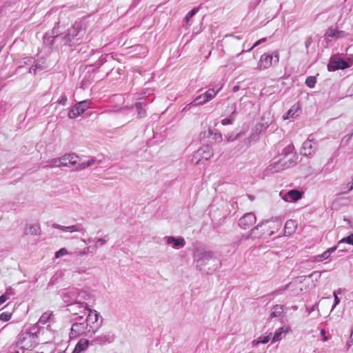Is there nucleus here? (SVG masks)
I'll use <instances>...</instances> for the list:
<instances>
[{
    "mask_svg": "<svg viewBox=\"0 0 353 353\" xmlns=\"http://www.w3.org/2000/svg\"><path fill=\"white\" fill-rule=\"evenodd\" d=\"M281 225L282 221L279 218L263 221L251 229L249 234L245 236V239L259 238L264 234L271 236L281 228Z\"/></svg>",
    "mask_w": 353,
    "mask_h": 353,
    "instance_id": "obj_1",
    "label": "nucleus"
},
{
    "mask_svg": "<svg viewBox=\"0 0 353 353\" xmlns=\"http://www.w3.org/2000/svg\"><path fill=\"white\" fill-rule=\"evenodd\" d=\"M196 267L207 273L216 271L220 268L221 263L212 252L198 251L194 254Z\"/></svg>",
    "mask_w": 353,
    "mask_h": 353,
    "instance_id": "obj_2",
    "label": "nucleus"
},
{
    "mask_svg": "<svg viewBox=\"0 0 353 353\" xmlns=\"http://www.w3.org/2000/svg\"><path fill=\"white\" fill-rule=\"evenodd\" d=\"M85 34V29L83 28L81 22L76 21L68 28L62 37L63 44L73 46L79 44Z\"/></svg>",
    "mask_w": 353,
    "mask_h": 353,
    "instance_id": "obj_3",
    "label": "nucleus"
},
{
    "mask_svg": "<svg viewBox=\"0 0 353 353\" xmlns=\"http://www.w3.org/2000/svg\"><path fill=\"white\" fill-rule=\"evenodd\" d=\"M79 157L75 153L65 154L61 157L62 166L72 165L74 171H80L94 165L96 163V159H91L88 161L80 162Z\"/></svg>",
    "mask_w": 353,
    "mask_h": 353,
    "instance_id": "obj_4",
    "label": "nucleus"
},
{
    "mask_svg": "<svg viewBox=\"0 0 353 353\" xmlns=\"http://www.w3.org/2000/svg\"><path fill=\"white\" fill-rule=\"evenodd\" d=\"M88 310L89 311V313L84 322L86 324L85 327L88 328V332L91 334H93L101 326L103 319L97 310L91 309H88Z\"/></svg>",
    "mask_w": 353,
    "mask_h": 353,
    "instance_id": "obj_5",
    "label": "nucleus"
},
{
    "mask_svg": "<svg viewBox=\"0 0 353 353\" xmlns=\"http://www.w3.org/2000/svg\"><path fill=\"white\" fill-rule=\"evenodd\" d=\"M115 334L111 328L104 329L103 332L95 336L90 341L92 345H105L113 343L115 340Z\"/></svg>",
    "mask_w": 353,
    "mask_h": 353,
    "instance_id": "obj_6",
    "label": "nucleus"
},
{
    "mask_svg": "<svg viewBox=\"0 0 353 353\" xmlns=\"http://www.w3.org/2000/svg\"><path fill=\"white\" fill-rule=\"evenodd\" d=\"M295 155L292 152H288L285 156L280 159L278 161L271 163L268 170L272 172H279L290 166L294 161Z\"/></svg>",
    "mask_w": 353,
    "mask_h": 353,
    "instance_id": "obj_7",
    "label": "nucleus"
},
{
    "mask_svg": "<svg viewBox=\"0 0 353 353\" xmlns=\"http://www.w3.org/2000/svg\"><path fill=\"white\" fill-rule=\"evenodd\" d=\"M212 155L213 152L211 147L209 145H203L194 152L192 161L195 165H200L203 163V160L208 161Z\"/></svg>",
    "mask_w": 353,
    "mask_h": 353,
    "instance_id": "obj_8",
    "label": "nucleus"
},
{
    "mask_svg": "<svg viewBox=\"0 0 353 353\" xmlns=\"http://www.w3.org/2000/svg\"><path fill=\"white\" fill-rule=\"evenodd\" d=\"M90 101L84 100L75 104L68 113V116L70 119H74L83 114L88 108H90Z\"/></svg>",
    "mask_w": 353,
    "mask_h": 353,
    "instance_id": "obj_9",
    "label": "nucleus"
},
{
    "mask_svg": "<svg viewBox=\"0 0 353 353\" xmlns=\"http://www.w3.org/2000/svg\"><path fill=\"white\" fill-rule=\"evenodd\" d=\"M62 300L67 304L68 310L70 312V308L72 304L78 302V289L72 288L63 292L61 294Z\"/></svg>",
    "mask_w": 353,
    "mask_h": 353,
    "instance_id": "obj_10",
    "label": "nucleus"
},
{
    "mask_svg": "<svg viewBox=\"0 0 353 353\" xmlns=\"http://www.w3.org/2000/svg\"><path fill=\"white\" fill-rule=\"evenodd\" d=\"M89 297L90 294L87 291L78 289V302L71 305L70 312L72 314H77L74 307L87 308L88 304L84 303V301L88 299Z\"/></svg>",
    "mask_w": 353,
    "mask_h": 353,
    "instance_id": "obj_11",
    "label": "nucleus"
},
{
    "mask_svg": "<svg viewBox=\"0 0 353 353\" xmlns=\"http://www.w3.org/2000/svg\"><path fill=\"white\" fill-rule=\"evenodd\" d=\"M86 324L85 322H77L72 325L70 337V338H76L77 336L85 334L86 336L92 335L88 330V328L85 327Z\"/></svg>",
    "mask_w": 353,
    "mask_h": 353,
    "instance_id": "obj_12",
    "label": "nucleus"
},
{
    "mask_svg": "<svg viewBox=\"0 0 353 353\" xmlns=\"http://www.w3.org/2000/svg\"><path fill=\"white\" fill-rule=\"evenodd\" d=\"M256 221L253 212H248L241 216L238 222L239 226L243 230L250 229Z\"/></svg>",
    "mask_w": 353,
    "mask_h": 353,
    "instance_id": "obj_13",
    "label": "nucleus"
},
{
    "mask_svg": "<svg viewBox=\"0 0 353 353\" xmlns=\"http://www.w3.org/2000/svg\"><path fill=\"white\" fill-rule=\"evenodd\" d=\"M214 97V91H211L210 89H208L205 92L196 97L190 104L195 106L203 105L213 99Z\"/></svg>",
    "mask_w": 353,
    "mask_h": 353,
    "instance_id": "obj_14",
    "label": "nucleus"
},
{
    "mask_svg": "<svg viewBox=\"0 0 353 353\" xmlns=\"http://www.w3.org/2000/svg\"><path fill=\"white\" fill-rule=\"evenodd\" d=\"M349 67L350 65L341 58H331L327 64V70L329 71H336L339 69L344 70Z\"/></svg>",
    "mask_w": 353,
    "mask_h": 353,
    "instance_id": "obj_15",
    "label": "nucleus"
},
{
    "mask_svg": "<svg viewBox=\"0 0 353 353\" xmlns=\"http://www.w3.org/2000/svg\"><path fill=\"white\" fill-rule=\"evenodd\" d=\"M236 107V104L233 103L231 105H228L225 110V114H228L229 117L221 120V124L223 125H231L234 121Z\"/></svg>",
    "mask_w": 353,
    "mask_h": 353,
    "instance_id": "obj_16",
    "label": "nucleus"
},
{
    "mask_svg": "<svg viewBox=\"0 0 353 353\" xmlns=\"http://www.w3.org/2000/svg\"><path fill=\"white\" fill-rule=\"evenodd\" d=\"M314 145V143L313 142V140L310 139V137H309V138L303 143L301 154L306 157L313 155L315 152V148Z\"/></svg>",
    "mask_w": 353,
    "mask_h": 353,
    "instance_id": "obj_17",
    "label": "nucleus"
},
{
    "mask_svg": "<svg viewBox=\"0 0 353 353\" xmlns=\"http://www.w3.org/2000/svg\"><path fill=\"white\" fill-rule=\"evenodd\" d=\"M347 34H348L343 30H339L336 28L330 27L327 30L325 36L339 39L346 37Z\"/></svg>",
    "mask_w": 353,
    "mask_h": 353,
    "instance_id": "obj_18",
    "label": "nucleus"
},
{
    "mask_svg": "<svg viewBox=\"0 0 353 353\" xmlns=\"http://www.w3.org/2000/svg\"><path fill=\"white\" fill-rule=\"evenodd\" d=\"M302 193L298 190H291L283 196V199L287 202H295L301 199Z\"/></svg>",
    "mask_w": 353,
    "mask_h": 353,
    "instance_id": "obj_19",
    "label": "nucleus"
},
{
    "mask_svg": "<svg viewBox=\"0 0 353 353\" xmlns=\"http://www.w3.org/2000/svg\"><path fill=\"white\" fill-rule=\"evenodd\" d=\"M272 55L268 54H262L258 63L259 69L261 70L268 68L272 65Z\"/></svg>",
    "mask_w": 353,
    "mask_h": 353,
    "instance_id": "obj_20",
    "label": "nucleus"
},
{
    "mask_svg": "<svg viewBox=\"0 0 353 353\" xmlns=\"http://www.w3.org/2000/svg\"><path fill=\"white\" fill-rule=\"evenodd\" d=\"M290 331V327L288 325H283L279 327L275 331L272 343H275L283 339L285 337L286 334Z\"/></svg>",
    "mask_w": 353,
    "mask_h": 353,
    "instance_id": "obj_21",
    "label": "nucleus"
},
{
    "mask_svg": "<svg viewBox=\"0 0 353 353\" xmlns=\"http://www.w3.org/2000/svg\"><path fill=\"white\" fill-rule=\"evenodd\" d=\"M46 68H48V65L46 64L45 59L41 58L37 59L30 68L29 72L30 74H35L37 71L43 70Z\"/></svg>",
    "mask_w": 353,
    "mask_h": 353,
    "instance_id": "obj_22",
    "label": "nucleus"
},
{
    "mask_svg": "<svg viewBox=\"0 0 353 353\" xmlns=\"http://www.w3.org/2000/svg\"><path fill=\"white\" fill-rule=\"evenodd\" d=\"M300 112L299 105L298 104L293 105L290 109L283 116L284 120L290 118H295L299 116Z\"/></svg>",
    "mask_w": 353,
    "mask_h": 353,
    "instance_id": "obj_23",
    "label": "nucleus"
},
{
    "mask_svg": "<svg viewBox=\"0 0 353 353\" xmlns=\"http://www.w3.org/2000/svg\"><path fill=\"white\" fill-rule=\"evenodd\" d=\"M41 228L39 223L26 225L24 233L26 234L37 235L40 234Z\"/></svg>",
    "mask_w": 353,
    "mask_h": 353,
    "instance_id": "obj_24",
    "label": "nucleus"
},
{
    "mask_svg": "<svg viewBox=\"0 0 353 353\" xmlns=\"http://www.w3.org/2000/svg\"><path fill=\"white\" fill-rule=\"evenodd\" d=\"M90 343V342L89 340L85 339H81L77 343L73 353H81L88 348Z\"/></svg>",
    "mask_w": 353,
    "mask_h": 353,
    "instance_id": "obj_25",
    "label": "nucleus"
},
{
    "mask_svg": "<svg viewBox=\"0 0 353 353\" xmlns=\"http://www.w3.org/2000/svg\"><path fill=\"white\" fill-rule=\"evenodd\" d=\"M166 242L168 244H173L174 248H183L185 244V241L182 237L174 238V236H168L167 237Z\"/></svg>",
    "mask_w": 353,
    "mask_h": 353,
    "instance_id": "obj_26",
    "label": "nucleus"
},
{
    "mask_svg": "<svg viewBox=\"0 0 353 353\" xmlns=\"http://www.w3.org/2000/svg\"><path fill=\"white\" fill-rule=\"evenodd\" d=\"M296 226L297 225L295 221L292 219L288 220L285 222L284 228L285 234L290 235L293 234L296 230Z\"/></svg>",
    "mask_w": 353,
    "mask_h": 353,
    "instance_id": "obj_27",
    "label": "nucleus"
},
{
    "mask_svg": "<svg viewBox=\"0 0 353 353\" xmlns=\"http://www.w3.org/2000/svg\"><path fill=\"white\" fill-rule=\"evenodd\" d=\"M284 316L283 307L280 305H276L273 307L270 313L271 318H283Z\"/></svg>",
    "mask_w": 353,
    "mask_h": 353,
    "instance_id": "obj_28",
    "label": "nucleus"
},
{
    "mask_svg": "<svg viewBox=\"0 0 353 353\" xmlns=\"http://www.w3.org/2000/svg\"><path fill=\"white\" fill-rule=\"evenodd\" d=\"M336 250V246L332 247L325 250L321 254L317 255L315 258V261L317 262H322L324 260L328 259L331 254Z\"/></svg>",
    "mask_w": 353,
    "mask_h": 353,
    "instance_id": "obj_29",
    "label": "nucleus"
},
{
    "mask_svg": "<svg viewBox=\"0 0 353 353\" xmlns=\"http://www.w3.org/2000/svg\"><path fill=\"white\" fill-rule=\"evenodd\" d=\"M83 228L80 224L70 226H63L62 231L65 232H75L83 231Z\"/></svg>",
    "mask_w": 353,
    "mask_h": 353,
    "instance_id": "obj_30",
    "label": "nucleus"
},
{
    "mask_svg": "<svg viewBox=\"0 0 353 353\" xmlns=\"http://www.w3.org/2000/svg\"><path fill=\"white\" fill-rule=\"evenodd\" d=\"M52 312L50 311L45 312L39 318L37 324L44 325L50 319Z\"/></svg>",
    "mask_w": 353,
    "mask_h": 353,
    "instance_id": "obj_31",
    "label": "nucleus"
},
{
    "mask_svg": "<svg viewBox=\"0 0 353 353\" xmlns=\"http://www.w3.org/2000/svg\"><path fill=\"white\" fill-rule=\"evenodd\" d=\"M132 108H135L137 112V117L142 118L145 115V110L143 108L141 103H137L134 106H132Z\"/></svg>",
    "mask_w": 353,
    "mask_h": 353,
    "instance_id": "obj_32",
    "label": "nucleus"
},
{
    "mask_svg": "<svg viewBox=\"0 0 353 353\" xmlns=\"http://www.w3.org/2000/svg\"><path fill=\"white\" fill-rule=\"evenodd\" d=\"M199 11V8H193L185 16V20L186 22V26H190V23H189L190 19L194 17Z\"/></svg>",
    "mask_w": 353,
    "mask_h": 353,
    "instance_id": "obj_33",
    "label": "nucleus"
},
{
    "mask_svg": "<svg viewBox=\"0 0 353 353\" xmlns=\"http://www.w3.org/2000/svg\"><path fill=\"white\" fill-rule=\"evenodd\" d=\"M270 335L271 334L268 336L259 337L257 340L253 341V345H256L259 343H267L270 341Z\"/></svg>",
    "mask_w": 353,
    "mask_h": 353,
    "instance_id": "obj_34",
    "label": "nucleus"
},
{
    "mask_svg": "<svg viewBox=\"0 0 353 353\" xmlns=\"http://www.w3.org/2000/svg\"><path fill=\"white\" fill-rule=\"evenodd\" d=\"M61 160V157L59 158L53 159L50 162H48V165L47 166H49L50 168L61 167V166H62Z\"/></svg>",
    "mask_w": 353,
    "mask_h": 353,
    "instance_id": "obj_35",
    "label": "nucleus"
},
{
    "mask_svg": "<svg viewBox=\"0 0 353 353\" xmlns=\"http://www.w3.org/2000/svg\"><path fill=\"white\" fill-rule=\"evenodd\" d=\"M316 83V79L315 77L310 76L307 77L305 80V84L307 87L312 88L315 86V84Z\"/></svg>",
    "mask_w": 353,
    "mask_h": 353,
    "instance_id": "obj_36",
    "label": "nucleus"
},
{
    "mask_svg": "<svg viewBox=\"0 0 353 353\" xmlns=\"http://www.w3.org/2000/svg\"><path fill=\"white\" fill-rule=\"evenodd\" d=\"M34 335L33 334H30V333H26V334H22L21 336H20V342H21V344H23V341H25L28 339L29 340H32V339H34Z\"/></svg>",
    "mask_w": 353,
    "mask_h": 353,
    "instance_id": "obj_37",
    "label": "nucleus"
},
{
    "mask_svg": "<svg viewBox=\"0 0 353 353\" xmlns=\"http://www.w3.org/2000/svg\"><path fill=\"white\" fill-rule=\"evenodd\" d=\"M67 254H69L68 251L67 250L66 248H61L60 250H59L57 252H56L55 257L57 259H59V258H61L63 256H65Z\"/></svg>",
    "mask_w": 353,
    "mask_h": 353,
    "instance_id": "obj_38",
    "label": "nucleus"
},
{
    "mask_svg": "<svg viewBox=\"0 0 353 353\" xmlns=\"http://www.w3.org/2000/svg\"><path fill=\"white\" fill-rule=\"evenodd\" d=\"M346 243L350 245H353V233L350 235L343 238L339 241V243Z\"/></svg>",
    "mask_w": 353,
    "mask_h": 353,
    "instance_id": "obj_39",
    "label": "nucleus"
},
{
    "mask_svg": "<svg viewBox=\"0 0 353 353\" xmlns=\"http://www.w3.org/2000/svg\"><path fill=\"white\" fill-rule=\"evenodd\" d=\"M11 318V314L9 313V312H2L0 314V320L3 321V322H6L8 321H9Z\"/></svg>",
    "mask_w": 353,
    "mask_h": 353,
    "instance_id": "obj_40",
    "label": "nucleus"
},
{
    "mask_svg": "<svg viewBox=\"0 0 353 353\" xmlns=\"http://www.w3.org/2000/svg\"><path fill=\"white\" fill-rule=\"evenodd\" d=\"M321 272L315 271V272H313L310 275L307 276L306 277L313 278V279H315L316 281H318L321 278Z\"/></svg>",
    "mask_w": 353,
    "mask_h": 353,
    "instance_id": "obj_41",
    "label": "nucleus"
},
{
    "mask_svg": "<svg viewBox=\"0 0 353 353\" xmlns=\"http://www.w3.org/2000/svg\"><path fill=\"white\" fill-rule=\"evenodd\" d=\"M223 88V84H217L212 88H210L211 91H214V97L216 96V94L221 91V90Z\"/></svg>",
    "mask_w": 353,
    "mask_h": 353,
    "instance_id": "obj_42",
    "label": "nucleus"
},
{
    "mask_svg": "<svg viewBox=\"0 0 353 353\" xmlns=\"http://www.w3.org/2000/svg\"><path fill=\"white\" fill-rule=\"evenodd\" d=\"M225 138L227 142H230L236 140L238 138V135H234L233 134H228L225 135Z\"/></svg>",
    "mask_w": 353,
    "mask_h": 353,
    "instance_id": "obj_43",
    "label": "nucleus"
},
{
    "mask_svg": "<svg viewBox=\"0 0 353 353\" xmlns=\"http://www.w3.org/2000/svg\"><path fill=\"white\" fill-rule=\"evenodd\" d=\"M90 251V247L85 248L83 250H81L79 252H74L75 254H77V256H83L85 254H87Z\"/></svg>",
    "mask_w": 353,
    "mask_h": 353,
    "instance_id": "obj_44",
    "label": "nucleus"
},
{
    "mask_svg": "<svg viewBox=\"0 0 353 353\" xmlns=\"http://www.w3.org/2000/svg\"><path fill=\"white\" fill-rule=\"evenodd\" d=\"M213 139H214L217 142H221L223 141L222 134L220 132L214 133Z\"/></svg>",
    "mask_w": 353,
    "mask_h": 353,
    "instance_id": "obj_45",
    "label": "nucleus"
},
{
    "mask_svg": "<svg viewBox=\"0 0 353 353\" xmlns=\"http://www.w3.org/2000/svg\"><path fill=\"white\" fill-rule=\"evenodd\" d=\"M3 294L7 295V298L10 299L11 296H13L14 294V290L12 288H9L6 289V291Z\"/></svg>",
    "mask_w": 353,
    "mask_h": 353,
    "instance_id": "obj_46",
    "label": "nucleus"
},
{
    "mask_svg": "<svg viewBox=\"0 0 353 353\" xmlns=\"http://www.w3.org/2000/svg\"><path fill=\"white\" fill-rule=\"evenodd\" d=\"M334 304L332 307L331 311H332L335 308V307L340 303V299L339 298L338 296H336V294H334Z\"/></svg>",
    "mask_w": 353,
    "mask_h": 353,
    "instance_id": "obj_47",
    "label": "nucleus"
},
{
    "mask_svg": "<svg viewBox=\"0 0 353 353\" xmlns=\"http://www.w3.org/2000/svg\"><path fill=\"white\" fill-rule=\"evenodd\" d=\"M106 243V240L103 239V238H99L98 239L95 245H94V248H97L98 245H103L104 244H105Z\"/></svg>",
    "mask_w": 353,
    "mask_h": 353,
    "instance_id": "obj_48",
    "label": "nucleus"
},
{
    "mask_svg": "<svg viewBox=\"0 0 353 353\" xmlns=\"http://www.w3.org/2000/svg\"><path fill=\"white\" fill-rule=\"evenodd\" d=\"M347 345L348 347H350L353 345V329L351 331L350 339H348V341L347 342Z\"/></svg>",
    "mask_w": 353,
    "mask_h": 353,
    "instance_id": "obj_49",
    "label": "nucleus"
},
{
    "mask_svg": "<svg viewBox=\"0 0 353 353\" xmlns=\"http://www.w3.org/2000/svg\"><path fill=\"white\" fill-rule=\"evenodd\" d=\"M8 299L7 295L2 294L0 296V305L4 303Z\"/></svg>",
    "mask_w": 353,
    "mask_h": 353,
    "instance_id": "obj_50",
    "label": "nucleus"
},
{
    "mask_svg": "<svg viewBox=\"0 0 353 353\" xmlns=\"http://www.w3.org/2000/svg\"><path fill=\"white\" fill-rule=\"evenodd\" d=\"M311 43H312V38H310V37L307 38V40L305 42V48H308L309 46L311 45Z\"/></svg>",
    "mask_w": 353,
    "mask_h": 353,
    "instance_id": "obj_51",
    "label": "nucleus"
},
{
    "mask_svg": "<svg viewBox=\"0 0 353 353\" xmlns=\"http://www.w3.org/2000/svg\"><path fill=\"white\" fill-rule=\"evenodd\" d=\"M52 226V228H54L55 229L61 230V231H62L63 228V225H61L57 224V223H53Z\"/></svg>",
    "mask_w": 353,
    "mask_h": 353,
    "instance_id": "obj_52",
    "label": "nucleus"
},
{
    "mask_svg": "<svg viewBox=\"0 0 353 353\" xmlns=\"http://www.w3.org/2000/svg\"><path fill=\"white\" fill-rule=\"evenodd\" d=\"M318 307V305L316 304V305H314L312 307L310 308H307V310L308 311L309 314H310L312 312L314 311L315 309Z\"/></svg>",
    "mask_w": 353,
    "mask_h": 353,
    "instance_id": "obj_53",
    "label": "nucleus"
},
{
    "mask_svg": "<svg viewBox=\"0 0 353 353\" xmlns=\"http://www.w3.org/2000/svg\"><path fill=\"white\" fill-rule=\"evenodd\" d=\"M272 55L273 56V61H274L275 62H278L279 59L278 53L275 52L274 54Z\"/></svg>",
    "mask_w": 353,
    "mask_h": 353,
    "instance_id": "obj_54",
    "label": "nucleus"
},
{
    "mask_svg": "<svg viewBox=\"0 0 353 353\" xmlns=\"http://www.w3.org/2000/svg\"><path fill=\"white\" fill-rule=\"evenodd\" d=\"M342 293H343V290H342V289H341V288H339V289H338V290H335V291L334 292L333 294H334H334H336V296H338V294H342Z\"/></svg>",
    "mask_w": 353,
    "mask_h": 353,
    "instance_id": "obj_55",
    "label": "nucleus"
},
{
    "mask_svg": "<svg viewBox=\"0 0 353 353\" xmlns=\"http://www.w3.org/2000/svg\"><path fill=\"white\" fill-rule=\"evenodd\" d=\"M261 43H261V41H260V39H259V40H258L257 41H256V42L254 43V45L252 46V47L250 48V50H251L252 49H253L254 48L256 47L257 46H259V44H261Z\"/></svg>",
    "mask_w": 353,
    "mask_h": 353,
    "instance_id": "obj_56",
    "label": "nucleus"
},
{
    "mask_svg": "<svg viewBox=\"0 0 353 353\" xmlns=\"http://www.w3.org/2000/svg\"><path fill=\"white\" fill-rule=\"evenodd\" d=\"M67 101V98L65 97H62L61 99L60 100L59 103L64 105L65 101Z\"/></svg>",
    "mask_w": 353,
    "mask_h": 353,
    "instance_id": "obj_57",
    "label": "nucleus"
},
{
    "mask_svg": "<svg viewBox=\"0 0 353 353\" xmlns=\"http://www.w3.org/2000/svg\"><path fill=\"white\" fill-rule=\"evenodd\" d=\"M75 308V311L77 312V314H74V315H77L79 314V312L81 309L83 310H85V308H79V307H74ZM89 309L88 307L86 308V310Z\"/></svg>",
    "mask_w": 353,
    "mask_h": 353,
    "instance_id": "obj_58",
    "label": "nucleus"
},
{
    "mask_svg": "<svg viewBox=\"0 0 353 353\" xmlns=\"http://www.w3.org/2000/svg\"><path fill=\"white\" fill-rule=\"evenodd\" d=\"M85 270L81 269L80 268H77V270H76V272L79 274L83 273V272H85Z\"/></svg>",
    "mask_w": 353,
    "mask_h": 353,
    "instance_id": "obj_59",
    "label": "nucleus"
},
{
    "mask_svg": "<svg viewBox=\"0 0 353 353\" xmlns=\"http://www.w3.org/2000/svg\"><path fill=\"white\" fill-rule=\"evenodd\" d=\"M23 348H26V349H29V348L32 347V345L24 344V345H23Z\"/></svg>",
    "mask_w": 353,
    "mask_h": 353,
    "instance_id": "obj_60",
    "label": "nucleus"
},
{
    "mask_svg": "<svg viewBox=\"0 0 353 353\" xmlns=\"http://www.w3.org/2000/svg\"><path fill=\"white\" fill-rule=\"evenodd\" d=\"M239 90V85H235L234 86L233 88V92H237L238 90Z\"/></svg>",
    "mask_w": 353,
    "mask_h": 353,
    "instance_id": "obj_61",
    "label": "nucleus"
},
{
    "mask_svg": "<svg viewBox=\"0 0 353 353\" xmlns=\"http://www.w3.org/2000/svg\"><path fill=\"white\" fill-rule=\"evenodd\" d=\"M352 189H353V178H352V182H351V186H350V189H349V190H352Z\"/></svg>",
    "mask_w": 353,
    "mask_h": 353,
    "instance_id": "obj_62",
    "label": "nucleus"
},
{
    "mask_svg": "<svg viewBox=\"0 0 353 353\" xmlns=\"http://www.w3.org/2000/svg\"><path fill=\"white\" fill-rule=\"evenodd\" d=\"M321 334L322 335H325V331L324 330H321Z\"/></svg>",
    "mask_w": 353,
    "mask_h": 353,
    "instance_id": "obj_63",
    "label": "nucleus"
},
{
    "mask_svg": "<svg viewBox=\"0 0 353 353\" xmlns=\"http://www.w3.org/2000/svg\"><path fill=\"white\" fill-rule=\"evenodd\" d=\"M266 40H267L266 38H262L260 39V41H261V43L265 42Z\"/></svg>",
    "mask_w": 353,
    "mask_h": 353,
    "instance_id": "obj_64",
    "label": "nucleus"
}]
</instances>
